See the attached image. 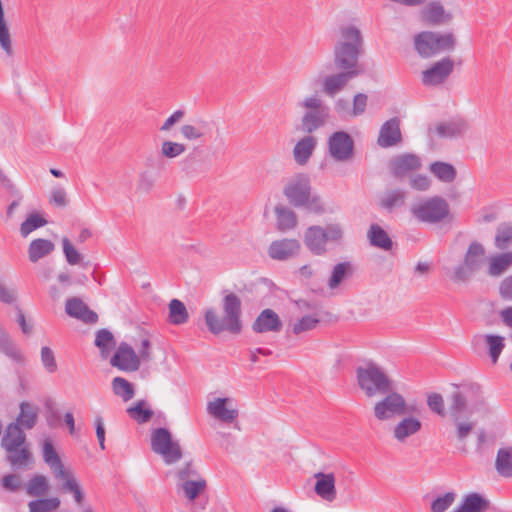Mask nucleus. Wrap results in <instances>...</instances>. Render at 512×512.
Masks as SVG:
<instances>
[{
  "instance_id": "f257e3e1",
  "label": "nucleus",
  "mask_w": 512,
  "mask_h": 512,
  "mask_svg": "<svg viewBox=\"0 0 512 512\" xmlns=\"http://www.w3.org/2000/svg\"><path fill=\"white\" fill-rule=\"evenodd\" d=\"M221 309V315L214 308L205 311L204 319L208 331L213 335L222 333L239 335L243 329L240 297L233 292L225 291L221 301Z\"/></svg>"
},
{
  "instance_id": "f03ea898",
  "label": "nucleus",
  "mask_w": 512,
  "mask_h": 512,
  "mask_svg": "<svg viewBox=\"0 0 512 512\" xmlns=\"http://www.w3.org/2000/svg\"><path fill=\"white\" fill-rule=\"evenodd\" d=\"M340 34L333 51L334 66L339 71L354 72L357 77L363 72L358 61L363 52V37L360 30L352 25L342 27Z\"/></svg>"
},
{
  "instance_id": "7ed1b4c3",
  "label": "nucleus",
  "mask_w": 512,
  "mask_h": 512,
  "mask_svg": "<svg viewBox=\"0 0 512 512\" xmlns=\"http://www.w3.org/2000/svg\"><path fill=\"white\" fill-rule=\"evenodd\" d=\"M311 181L307 174L299 173L286 183L283 194L290 205L295 208H304L317 215L326 212L325 204L318 194H312Z\"/></svg>"
},
{
  "instance_id": "20e7f679",
  "label": "nucleus",
  "mask_w": 512,
  "mask_h": 512,
  "mask_svg": "<svg viewBox=\"0 0 512 512\" xmlns=\"http://www.w3.org/2000/svg\"><path fill=\"white\" fill-rule=\"evenodd\" d=\"M357 385L368 398L384 395L393 389V381L383 368L368 361L355 370Z\"/></svg>"
},
{
  "instance_id": "39448f33",
  "label": "nucleus",
  "mask_w": 512,
  "mask_h": 512,
  "mask_svg": "<svg viewBox=\"0 0 512 512\" xmlns=\"http://www.w3.org/2000/svg\"><path fill=\"white\" fill-rule=\"evenodd\" d=\"M486 260V249L479 241H472L464 253L461 263L453 269L452 280L455 283H467L479 272Z\"/></svg>"
},
{
  "instance_id": "423d86ee",
  "label": "nucleus",
  "mask_w": 512,
  "mask_h": 512,
  "mask_svg": "<svg viewBox=\"0 0 512 512\" xmlns=\"http://www.w3.org/2000/svg\"><path fill=\"white\" fill-rule=\"evenodd\" d=\"M384 398L376 402L373 408L374 416L380 421L392 419L397 416L419 414L417 405H409L405 398L398 392L391 390L385 393Z\"/></svg>"
},
{
  "instance_id": "0eeeda50",
  "label": "nucleus",
  "mask_w": 512,
  "mask_h": 512,
  "mask_svg": "<svg viewBox=\"0 0 512 512\" xmlns=\"http://www.w3.org/2000/svg\"><path fill=\"white\" fill-rule=\"evenodd\" d=\"M410 211L419 222L436 224L444 221L449 216L450 207L444 198L434 196L413 204Z\"/></svg>"
},
{
  "instance_id": "6e6552de",
  "label": "nucleus",
  "mask_w": 512,
  "mask_h": 512,
  "mask_svg": "<svg viewBox=\"0 0 512 512\" xmlns=\"http://www.w3.org/2000/svg\"><path fill=\"white\" fill-rule=\"evenodd\" d=\"M151 449L163 456L167 464H172L182 458V450L177 441L172 439L170 431L166 428L154 429L151 435Z\"/></svg>"
},
{
  "instance_id": "1a4fd4ad",
  "label": "nucleus",
  "mask_w": 512,
  "mask_h": 512,
  "mask_svg": "<svg viewBox=\"0 0 512 512\" xmlns=\"http://www.w3.org/2000/svg\"><path fill=\"white\" fill-rule=\"evenodd\" d=\"M329 156L337 162L350 161L354 156V140L345 131L331 134L327 142Z\"/></svg>"
},
{
  "instance_id": "9d476101",
  "label": "nucleus",
  "mask_w": 512,
  "mask_h": 512,
  "mask_svg": "<svg viewBox=\"0 0 512 512\" xmlns=\"http://www.w3.org/2000/svg\"><path fill=\"white\" fill-rule=\"evenodd\" d=\"M454 70V61L450 57H444L433 63L429 68L421 72V81L424 86L436 87L444 84Z\"/></svg>"
},
{
  "instance_id": "9b49d317",
  "label": "nucleus",
  "mask_w": 512,
  "mask_h": 512,
  "mask_svg": "<svg viewBox=\"0 0 512 512\" xmlns=\"http://www.w3.org/2000/svg\"><path fill=\"white\" fill-rule=\"evenodd\" d=\"M110 364L121 371L135 372L140 367V358L128 343L122 342L110 359Z\"/></svg>"
},
{
  "instance_id": "f8f14e48",
  "label": "nucleus",
  "mask_w": 512,
  "mask_h": 512,
  "mask_svg": "<svg viewBox=\"0 0 512 512\" xmlns=\"http://www.w3.org/2000/svg\"><path fill=\"white\" fill-rule=\"evenodd\" d=\"M421 20L430 26L448 25L453 14L446 11L442 3L438 0L429 2L420 12Z\"/></svg>"
},
{
  "instance_id": "ddd939ff",
  "label": "nucleus",
  "mask_w": 512,
  "mask_h": 512,
  "mask_svg": "<svg viewBox=\"0 0 512 512\" xmlns=\"http://www.w3.org/2000/svg\"><path fill=\"white\" fill-rule=\"evenodd\" d=\"M207 412L223 423H233L239 416V411L233 406L231 398H216L207 405Z\"/></svg>"
},
{
  "instance_id": "4468645a",
  "label": "nucleus",
  "mask_w": 512,
  "mask_h": 512,
  "mask_svg": "<svg viewBox=\"0 0 512 512\" xmlns=\"http://www.w3.org/2000/svg\"><path fill=\"white\" fill-rule=\"evenodd\" d=\"M300 249L301 245L297 239L284 238L273 241L268 248V254L274 260L285 261L296 257Z\"/></svg>"
},
{
  "instance_id": "2eb2a0df",
  "label": "nucleus",
  "mask_w": 512,
  "mask_h": 512,
  "mask_svg": "<svg viewBox=\"0 0 512 512\" xmlns=\"http://www.w3.org/2000/svg\"><path fill=\"white\" fill-rule=\"evenodd\" d=\"M482 343L486 344L491 361L496 364L505 348V338L495 334H476L472 337L471 345L473 349L476 350Z\"/></svg>"
},
{
  "instance_id": "dca6fc26",
  "label": "nucleus",
  "mask_w": 512,
  "mask_h": 512,
  "mask_svg": "<svg viewBox=\"0 0 512 512\" xmlns=\"http://www.w3.org/2000/svg\"><path fill=\"white\" fill-rule=\"evenodd\" d=\"M402 142V134L400 130V120L393 117L380 128L377 144L382 148H389Z\"/></svg>"
},
{
  "instance_id": "f3484780",
  "label": "nucleus",
  "mask_w": 512,
  "mask_h": 512,
  "mask_svg": "<svg viewBox=\"0 0 512 512\" xmlns=\"http://www.w3.org/2000/svg\"><path fill=\"white\" fill-rule=\"evenodd\" d=\"M420 167V158L412 153L398 155L390 161L391 172L397 178H402L408 173L420 169Z\"/></svg>"
},
{
  "instance_id": "a211bd4d",
  "label": "nucleus",
  "mask_w": 512,
  "mask_h": 512,
  "mask_svg": "<svg viewBox=\"0 0 512 512\" xmlns=\"http://www.w3.org/2000/svg\"><path fill=\"white\" fill-rule=\"evenodd\" d=\"M283 327L278 314L272 309H264L252 324V330L256 333L280 332Z\"/></svg>"
},
{
  "instance_id": "6ab92c4d",
  "label": "nucleus",
  "mask_w": 512,
  "mask_h": 512,
  "mask_svg": "<svg viewBox=\"0 0 512 512\" xmlns=\"http://www.w3.org/2000/svg\"><path fill=\"white\" fill-rule=\"evenodd\" d=\"M65 311L70 317L81 320L87 324H94L98 320V315L78 297L67 299Z\"/></svg>"
},
{
  "instance_id": "aec40b11",
  "label": "nucleus",
  "mask_w": 512,
  "mask_h": 512,
  "mask_svg": "<svg viewBox=\"0 0 512 512\" xmlns=\"http://www.w3.org/2000/svg\"><path fill=\"white\" fill-rule=\"evenodd\" d=\"M473 389V385H464L462 389L455 385V390L450 394L448 411L452 420L460 419L467 410V393Z\"/></svg>"
},
{
  "instance_id": "412c9836",
  "label": "nucleus",
  "mask_w": 512,
  "mask_h": 512,
  "mask_svg": "<svg viewBox=\"0 0 512 512\" xmlns=\"http://www.w3.org/2000/svg\"><path fill=\"white\" fill-rule=\"evenodd\" d=\"M314 478L316 480L315 493L323 500L333 502L337 496L335 475L333 473L317 472L314 474Z\"/></svg>"
},
{
  "instance_id": "4be33fe9",
  "label": "nucleus",
  "mask_w": 512,
  "mask_h": 512,
  "mask_svg": "<svg viewBox=\"0 0 512 512\" xmlns=\"http://www.w3.org/2000/svg\"><path fill=\"white\" fill-rule=\"evenodd\" d=\"M304 242L307 248L315 255H322L326 252V234L321 226L314 225L306 229Z\"/></svg>"
},
{
  "instance_id": "5701e85b",
  "label": "nucleus",
  "mask_w": 512,
  "mask_h": 512,
  "mask_svg": "<svg viewBox=\"0 0 512 512\" xmlns=\"http://www.w3.org/2000/svg\"><path fill=\"white\" fill-rule=\"evenodd\" d=\"M353 78H356V73L344 71L326 76L323 80L322 91L327 96L334 97L342 91Z\"/></svg>"
},
{
  "instance_id": "b1692460",
  "label": "nucleus",
  "mask_w": 512,
  "mask_h": 512,
  "mask_svg": "<svg viewBox=\"0 0 512 512\" xmlns=\"http://www.w3.org/2000/svg\"><path fill=\"white\" fill-rule=\"evenodd\" d=\"M4 450L6 452V462H8L14 469L28 468L33 461L32 452L26 444L23 446L14 447L12 450Z\"/></svg>"
},
{
  "instance_id": "393cba45",
  "label": "nucleus",
  "mask_w": 512,
  "mask_h": 512,
  "mask_svg": "<svg viewBox=\"0 0 512 512\" xmlns=\"http://www.w3.org/2000/svg\"><path fill=\"white\" fill-rule=\"evenodd\" d=\"M26 444V434L24 429L18 423L11 422L7 425L4 435L1 438V447L3 449H14V447Z\"/></svg>"
},
{
  "instance_id": "a878e982",
  "label": "nucleus",
  "mask_w": 512,
  "mask_h": 512,
  "mask_svg": "<svg viewBox=\"0 0 512 512\" xmlns=\"http://www.w3.org/2000/svg\"><path fill=\"white\" fill-rule=\"evenodd\" d=\"M414 48L422 58H430L437 54L435 32L422 31L414 36Z\"/></svg>"
},
{
  "instance_id": "bb28decb",
  "label": "nucleus",
  "mask_w": 512,
  "mask_h": 512,
  "mask_svg": "<svg viewBox=\"0 0 512 512\" xmlns=\"http://www.w3.org/2000/svg\"><path fill=\"white\" fill-rule=\"evenodd\" d=\"M512 266V251L491 255L488 258L487 274L491 277H499Z\"/></svg>"
},
{
  "instance_id": "cd10ccee",
  "label": "nucleus",
  "mask_w": 512,
  "mask_h": 512,
  "mask_svg": "<svg viewBox=\"0 0 512 512\" xmlns=\"http://www.w3.org/2000/svg\"><path fill=\"white\" fill-rule=\"evenodd\" d=\"M410 416L404 417L393 430L394 437L399 442H404L408 437L415 435L422 428V423L419 419Z\"/></svg>"
},
{
  "instance_id": "c85d7f7f",
  "label": "nucleus",
  "mask_w": 512,
  "mask_h": 512,
  "mask_svg": "<svg viewBox=\"0 0 512 512\" xmlns=\"http://www.w3.org/2000/svg\"><path fill=\"white\" fill-rule=\"evenodd\" d=\"M42 454L44 462L50 467L54 477H59L64 475V465L58 455L57 451L54 448L51 440L46 439L42 446Z\"/></svg>"
},
{
  "instance_id": "c756f323",
  "label": "nucleus",
  "mask_w": 512,
  "mask_h": 512,
  "mask_svg": "<svg viewBox=\"0 0 512 512\" xmlns=\"http://www.w3.org/2000/svg\"><path fill=\"white\" fill-rule=\"evenodd\" d=\"M55 249V244L48 239L37 238L30 242L28 246V258L32 263L50 255Z\"/></svg>"
},
{
  "instance_id": "7c9ffc66",
  "label": "nucleus",
  "mask_w": 512,
  "mask_h": 512,
  "mask_svg": "<svg viewBox=\"0 0 512 512\" xmlns=\"http://www.w3.org/2000/svg\"><path fill=\"white\" fill-rule=\"evenodd\" d=\"M468 128V124L463 119L452 120L439 123L435 131L440 138H456L463 135Z\"/></svg>"
},
{
  "instance_id": "2f4dec72",
  "label": "nucleus",
  "mask_w": 512,
  "mask_h": 512,
  "mask_svg": "<svg viewBox=\"0 0 512 512\" xmlns=\"http://www.w3.org/2000/svg\"><path fill=\"white\" fill-rule=\"evenodd\" d=\"M316 147V139L313 136H305L299 140L293 149V156L297 164L305 165Z\"/></svg>"
},
{
  "instance_id": "473e14b6",
  "label": "nucleus",
  "mask_w": 512,
  "mask_h": 512,
  "mask_svg": "<svg viewBox=\"0 0 512 512\" xmlns=\"http://www.w3.org/2000/svg\"><path fill=\"white\" fill-rule=\"evenodd\" d=\"M329 111H308L301 120L302 130L308 134L313 133L327 122Z\"/></svg>"
},
{
  "instance_id": "72a5a7b5",
  "label": "nucleus",
  "mask_w": 512,
  "mask_h": 512,
  "mask_svg": "<svg viewBox=\"0 0 512 512\" xmlns=\"http://www.w3.org/2000/svg\"><path fill=\"white\" fill-rule=\"evenodd\" d=\"M370 244L373 247L389 251L393 247V241L388 233L378 224H371L367 233Z\"/></svg>"
},
{
  "instance_id": "f704fd0d",
  "label": "nucleus",
  "mask_w": 512,
  "mask_h": 512,
  "mask_svg": "<svg viewBox=\"0 0 512 512\" xmlns=\"http://www.w3.org/2000/svg\"><path fill=\"white\" fill-rule=\"evenodd\" d=\"M210 131V123L198 120L194 124H184L180 128L181 135L188 141L202 140Z\"/></svg>"
},
{
  "instance_id": "c9c22d12",
  "label": "nucleus",
  "mask_w": 512,
  "mask_h": 512,
  "mask_svg": "<svg viewBox=\"0 0 512 512\" xmlns=\"http://www.w3.org/2000/svg\"><path fill=\"white\" fill-rule=\"evenodd\" d=\"M37 418L38 408L23 401L20 403V413L14 423H18V425L23 429L30 430L36 425Z\"/></svg>"
},
{
  "instance_id": "e433bc0d",
  "label": "nucleus",
  "mask_w": 512,
  "mask_h": 512,
  "mask_svg": "<svg viewBox=\"0 0 512 512\" xmlns=\"http://www.w3.org/2000/svg\"><path fill=\"white\" fill-rule=\"evenodd\" d=\"M62 481L61 489L66 493H72L77 504H81L84 500V493L74 474L66 470L63 476L55 477Z\"/></svg>"
},
{
  "instance_id": "4c0bfd02",
  "label": "nucleus",
  "mask_w": 512,
  "mask_h": 512,
  "mask_svg": "<svg viewBox=\"0 0 512 512\" xmlns=\"http://www.w3.org/2000/svg\"><path fill=\"white\" fill-rule=\"evenodd\" d=\"M489 508V501L478 493L468 494L461 506L454 512H486Z\"/></svg>"
},
{
  "instance_id": "58836bf2",
  "label": "nucleus",
  "mask_w": 512,
  "mask_h": 512,
  "mask_svg": "<svg viewBox=\"0 0 512 512\" xmlns=\"http://www.w3.org/2000/svg\"><path fill=\"white\" fill-rule=\"evenodd\" d=\"M495 469L504 478L512 477V447L500 448L497 451Z\"/></svg>"
},
{
  "instance_id": "ea45409f",
  "label": "nucleus",
  "mask_w": 512,
  "mask_h": 512,
  "mask_svg": "<svg viewBox=\"0 0 512 512\" xmlns=\"http://www.w3.org/2000/svg\"><path fill=\"white\" fill-rule=\"evenodd\" d=\"M430 172L441 182L451 183L456 179L457 171L455 167L447 162L435 161L429 166Z\"/></svg>"
},
{
  "instance_id": "a19ab883",
  "label": "nucleus",
  "mask_w": 512,
  "mask_h": 512,
  "mask_svg": "<svg viewBox=\"0 0 512 512\" xmlns=\"http://www.w3.org/2000/svg\"><path fill=\"white\" fill-rule=\"evenodd\" d=\"M494 246L496 249L506 251L512 246V223H500L495 232Z\"/></svg>"
},
{
  "instance_id": "79ce46f5",
  "label": "nucleus",
  "mask_w": 512,
  "mask_h": 512,
  "mask_svg": "<svg viewBox=\"0 0 512 512\" xmlns=\"http://www.w3.org/2000/svg\"><path fill=\"white\" fill-rule=\"evenodd\" d=\"M168 321L173 325L185 324L189 319L186 306L179 299H172L168 305Z\"/></svg>"
},
{
  "instance_id": "37998d69",
  "label": "nucleus",
  "mask_w": 512,
  "mask_h": 512,
  "mask_svg": "<svg viewBox=\"0 0 512 512\" xmlns=\"http://www.w3.org/2000/svg\"><path fill=\"white\" fill-rule=\"evenodd\" d=\"M94 344L99 348L101 357L107 359L111 350L115 348L116 341L108 329H100L96 333Z\"/></svg>"
},
{
  "instance_id": "c03bdc74",
  "label": "nucleus",
  "mask_w": 512,
  "mask_h": 512,
  "mask_svg": "<svg viewBox=\"0 0 512 512\" xmlns=\"http://www.w3.org/2000/svg\"><path fill=\"white\" fill-rule=\"evenodd\" d=\"M275 214L277 218V228L280 231L293 229L297 225V218L294 211L288 207L276 206Z\"/></svg>"
},
{
  "instance_id": "a18cd8bd",
  "label": "nucleus",
  "mask_w": 512,
  "mask_h": 512,
  "mask_svg": "<svg viewBox=\"0 0 512 512\" xmlns=\"http://www.w3.org/2000/svg\"><path fill=\"white\" fill-rule=\"evenodd\" d=\"M406 192L400 189L387 191L380 199L379 205L386 210H393L405 203Z\"/></svg>"
},
{
  "instance_id": "49530a36",
  "label": "nucleus",
  "mask_w": 512,
  "mask_h": 512,
  "mask_svg": "<svg viewBox=\"0 0 512 512\" xmlns=\"http://www.w3.org/2000/svg\"><path fill=\"white\" fill-rule=\"evenodd\" d=\"M352 272V265L349 262L336 264L328 280V287L330 289L337 288L346 277L352 275Z\"/></svg>"
},
{
  "instance_id": "de8ad7c7",
  "label": "nucleus",
  "mask_w": 512,
  "mask_h": 512,
  "mask_svg": "<svg viewBox=\"0 0 512 512\" xmlns=\"http://www.w3.org/2000/svg\"><path fill=\"white\" fill-rule=\"evenodd\" d=\"M112 390L113 393L121 397L124 402L131 400L135 395L133 385L122 377H115L112 380Z\"/></svg>"
},
{
  "instance_id": "09e8293b",
  "label": "nucleus",
  "mask_w": 512,
  "mask_h": 512,
  "mask_svg": "<svg viewBox=\"0 0 512 512\" xmlns=\"http://www.w3.org/2000/svg\"><path fill=\"white\" fill-rule=\"evenodd\" d=\"M49 490L47 478L43 475H34L28 482L26 492L33 497L45 495Z\"/></svg>"
},
{
  "instance_id": "8fccbe9b",
  "label": "nucleus",
  "mask_w": 512,
  "mask_h": 512,
  "mask_svg": "<svg viewBox=\"0 0 512 512\" xmlns=\"http://www.w3.org/2000/svg\"><path fill=\"white\" fill-rule=\"evenodd\" d=\"M128 415L139 424L148 422L153 416V411L146 407L144 400L138 401L134 406L127 409Z\"/></svg>"
},
{
  "instance_id": "3c124183",
  "label": "nucleus",
  "mask_w": 512,
  "mask_h": 512,
  "mask_svg": "<svg viewBox=\"0 0 512 512\" xmlns=\"http://www.w3.org/2000/svg\"><path fill=\"white\" fill-rule=\"evenodd\" d=\"M47 224V220L39 213H31L20 225V234L27 237L34 230Z\"/></svg>"
},
{
  "instance_id": "603ef678",
  "label": "nucleus",
  "mask_w": 512,
  "mask_h": 512,
  "mask_svg": "<svg viewBox=\"0 0 512 512\" xmlns=\"http://www.w3.org/2000/svg\"><path fill=\"white\" fill-rule=\"evenodd\" d=\"M60 500L57 497L36 499L28 503L29 512H52L58 509Z\"/></svg>"
},
{
  "instance_id": "864d4df0",
  "label": "nucleus",
  "mask_w": 512,
  "mask_h": 512,
  "mask_svg": "<svg viewBox=\"0 0 512 512\" xmlns=\"http://www.w3.org/2000/svg\"><path fill=\"white\" fill-rule=\"evenodd\" d=\"M187 147L183 143L174 142L170 140L163 141L161 144L162 156L173 159L182 155L186 151Z\"/></svg>"
},
{
  "instance_id": "5fc2aeb1",
  "label": "nucleus",
  "mask_w": 512,
  "mask_h": 512,
  "mask_svg": "<svg viewBox=\"0 0 512 512\" xmlns=\"http://www.w3.org/2000/svg\"><path fill=\"white\" fill-rule=\"evenodd\" d=\"M186 497L194 500L205 489L206 481L204 479L184 481L181 485Z\"/></svg>"
},
{
  "instance_id": "6e6d98bb",
  "label": "nucleus",
  "mask_w": 512,
  "mask_h": 512,
  "mask_svg": "<svg viewBox=\"0 0 512 512\" xmlns=\"http://www.w3.org/2000/svg\"><path fill=\"white\" fill-rule=\"evenodd\" d=\"M435 45L437 54L441 51H452L456 46V38L452 32L444 34L435 32Z\"/></svg>"
},
{
  "instance_id": "4d7b16f0",
  "label": "nucleus",
  "mask_w": 512,
  "mask_h": 512,
  "mask_svg": "<svg viewBox=\"0 0 512 512\" xmlns=\"http://www.w3.org/2000/svg\"><path fill=\"white\" fill-rule=\"evenodd\" d=\"M62 246L65 259L69 265H78L81 263L83 259L82 254L73 246L67 237L62 239Z\"/></svg>"
},
{
  "instance_id": "13d9d810",
  "label": "nucleus",
  "mask_w": 512,
  "mask_h": 512,
  "mask_svg": "<svg viewBox=\"0 0 512 512\" xmlns=\"http://www.w3.org/2000/svg\"><path fill=\"white\" fill-rule=\"evenodd\" d=\"M320 320L314 316H303L297 322L293 324L292 332L295 335H299L303 332L310 331L319 324Z\"/></svg>"
},
{
  "instance_id": "bf43d9fd",
  "label": "nucleus",
  "mask_w": 512,
  "mask_h": 512,
  "mask_svg": "<svg viewBox=\"0 0 512 512\" xmlns=\"http://www.w3.org/2000/svg\"><path fill=\"white\" fill-rule=\"evenodd\" d=\"M455 493L447 492L437 497L431 504L432 512H445L455 501Z\"/></svg>"
},
{
  "instance_id": "052dcab7",
  "label": "nucleus",
  "mask_w": 512,
  "mask_h": 512,
  "mask_svg": "<svg viewBox=\"0 0 512 512\" xmlns=\"http://www.w3.org/2000/svg\"><path fill=\"white\" fill-rule=\"evenodd\" d=\"M41 362L48 373H54L57 370V363L51 348L44 346L41 348Z\"/></svg>"
},
{
  "instance_id": "680f3d73",
  "label": "nucleus",
  "mask_w": 512,
  "mask_h": 512,
  "mask_svg": "<svg viewBox=\"0 0 512 512\" xmlns=\"http://www.w3.org/2000/svg\"><path fill=\"white\" fill-rule=\"evenodd\" d=\"M427 404L430 410L440 416H445L444 399L439 393L428 395Z\"/></svg>"
},
{
  "instance_id": "e2e57ef3",
  "label": "nucleus",
  "mask_w": 512,
  "mask_h": 512,
  "mask_svg": "<svg viewBox=\"0 0 512 512\" xmlns=\"http://www.w3.org/2000/svg\"><path fill=\"white\" fill-rule=\"evenodd\" d=\"M2 487L10 492H16L20 489L22 483L18 474H7L1 480Z\"/></svg>"
},
{
  "instance_id": "0e129e2a",
  "label": "nucleus",
  "mask_w": 512,
  "mask_h": 512,
  "mask_svg": "<svg viewBox=\"0 0 512 512\" xmlns=\"http://www.w3.org/2000/svg\"><path fill=\"white\" fill-rule=\"evenodd\" d=\"M300 105L310 111H329V108L324 105L322 100L316 95L306 97Z\"/></svg>"
},
{
  "instance_id": "69168bd1",
  "label": "nucleus",
  "mask_w": 512,
  "mask_h": 512,
  "mask_svg": "<svg viewBox=\"0 0 512 512\" xmlns=\"http://www.w3.org/2000/svg\"><path fill=\"white\" fill-rule=\"evenodd\" d=\"M67 193L64 188H53L50 197V203L57 207H66L68 205Z\"/></svg>"
},
{
  "instance_id": "338daca9",
  "label": "nucleus",
  "mask_w": 512,
  "mask_h": 512,
  "mask_svg": "<svg viewBox=\"0 0 512 512\" xmlns=\"http://www.w3.org/2000/svg\"><path fill=\"white\" fill-rule=\"evenodd\" d=\"M155 185V179L149 172H142L139 177L137 188L139 191L148 193Z\"/></svg>"
},
{
  "instance_id": "774afa93",
  "label": "nucleus",
  "mask_w": 512,
  "mask_h": 512,
  "mask_svg": "<svg viewBox=\"0 0 512 512\" xmlns=\"http://www.w3.org/2000/svg\"><path fill=\"white\" fill-rule=\"evenodd\" d=\"M456 425V435L458 440L463 441L473 430V422H461L460 419L453 420Z\"/></svg>"
}]
</instances>
